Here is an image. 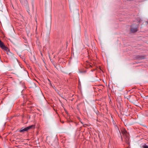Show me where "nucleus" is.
<instances>
[{
    "label": "nucleus",
    "instance_id": "obj_1",
    "mask_svg": "<svg viewBox=\"0 0 148 148\" xmlns=\"http://www.w3.org/2000/svg\"><path fill=\"white\" fill-rule=\"evenodd\" d=\"M0 47L7 53L8 54V53L10 52L8 48L5 46L4 43L0 39Z\"/></svg>",
    "mask_w": 148,
    "mask_h": 148
},
{
    "label": "nucleus",
    "instance_id": "obj_2",
    "mask_svg": "<svg viewBox=\"0 0 148 148\" xmlns=\"http://www.w3.org/2000/svg\"><path fill=\"white\" fill-rule=\"evenodd\" d=\"M32 128H34V126L33 125H32L23 128H22L21 129L20 132H23L25 131H27L29 129H31Z\"/></svg>",
    "mask_w": 148,
    "mask_h": 148
},
{
    "label": "nucleus",
    "instance_id": "obj_3",
    "mask_svg": "<svg viewBox=\"0 0 148 148\" xmlns=\"http://www.w3.org/2000/svg\"><path fill=\"white\" fill-rule=\"evenodd\" d=\"M137 26L135 28H131V31L132 32H136L138 31Z\"/></svg>",
    "mask_w": 148,
    "mask_h": 148
},
{
    "label": "nucleus",
    "instance_id": "obj_4",
    "mask_svg": "<svg viewBox=\"0 0 148 148\" xmlns=\"http://www.w3.org/2000/svg\"><path fill=\"white\" fill-rule=\"evenodd\" d=\"M143 148H148V146L146 145L145 144L142 146Z\"/></svg>",
    "mask_w": 148,
    "mask_h": 148
},
{
    "label": "nucleus",
    "instance_id": "obj_5",
    "mask_svg": "<svg viewBox=\"0 0 148 148\" xmlns=\"http://www.w3.org/2000/svg\"><path fill=\"white\" fill-rule=\"evenodd\" d=\"M21 3H22L23 4L24 3V1H23V0H20ZM24 2L25 3H27V1L26 0H25V1H24Z\"/></svg>",
    "mask_w": 148,
    "mask_h": 148
},
{
    "label": "nucleus",
    "instance_id": "obj_6",
    "mask_svg": "<svg viewBox=\"0 0 148 148\" xmlns=\"http://www.w3.org/2000/svg\"><path fill=\"white\" fill-rule=\"evenodd\" d=\"M48 80L49 81V82H50V84L51 85V83H50V80H49V79H48Z\"/></svg>",
    "mask_w": 148,
    "mask_h": 148
},
{
    "label": "nucleus",
    "instance_id": "obj_7",
    "mask_svg": "<svg viewBox=\"0 0 148 148\" xmlns=\"http://www.w3.org/2000/svg\"><path fill=\"white\" fill-rule=\"evenodd\" d=\"M146 22L148 24V21H146Z\"/></svg>",
    "mask_w": 148,
    "mask_h": 148
}]
</instances>
